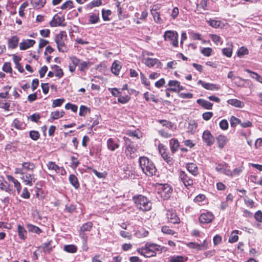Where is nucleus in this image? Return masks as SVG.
<instances>
[{
    "instance_id": "1",
    "label": "nucleus",
    "mask_w": 262,
    "mask_h": 262,
    "mask_svg": "<svg viewBox=\"0 0 262 262\" xmlns=\"http://www.w3.org/2000/svg\"><path fill=\"white\" fill-rule=\"evenodd\" d=\"M140 167L147 176L151 177L156 174L157 168L153 162L146 157L143 156L138 160Z\"/></svg>"
},
{
    "instance_id": "2",
    "label": "nucleus",
    "mask_w": 262,
    "mask_h": 262,
    "mask_svg": "<svg viewBox=\"0 0 262 262\" xmlns=\"http://www.w3.org/2000/svg\"><path fill=\"white\" fill-rule=\"evenodd\" d=\"M133 200L137 208L142 211H147L151 209L152 203L146 197L137 195L133 197Z\"/></svg>"
},
{
    "instance_id": "3",
    "label": "nucleus",
    "mask_w": 262,
    "mask_h": 262,
    "mask_svg": "<svg viewBox=\"0 0 262 262\" xmlns=\"http://www.w3.org/2000/svg\"><path fill=\"white\" fill-rule=\"evenodd\" d=\"M159 245L153 243H146L143 247L139 248L137 251L141 255L146 257L155 256L157 253Z\"/></svg>"
},
{
    "instance_id": "4",
    "label": "nucleus",
    "mask_w": 262,
    "mask_h": 262,
    "mask_svg": "<svg viewBox=\"0 0 262 262\" xmlns=\"http://www.w3.org/2000/svg\"><path fill=\"white\" fill-rule=\"evenodd\" d=\"M14 172L15 174H20L21 176L20 178L23 182L29 186H32L37 180L35 174L32 172H23V171L18 167L15 168Z\"/></svg>"
},
{
    "instance_id": "5",
    "label": "nucleus",
    "mask_w": 262,
    "mask_h": 262,
    "mask_svg": "<svg viewBox=\"0 0 262 262\" xmlns=\"http://www.w3.org/2000/svg\"><path fill=\"white\" fill-rule=\"evenodd\" d=\"M67 35L65 31H61L57 34L55 37V41L57 45V47L59 52H66L68 50V48L66 45L65 42L67 40Z\"/></svg>"
},
{
    "instance_id": "6",
    "label": "nucleus",
    "mask_w": 262,
    "mask_h": 262,
    "mask_svg": "<svg viewBox=\"0 0 262 262\" xmlns=\"http://www.w3.org/2000/svg\"><path fill=\"white\" fill-rule=\"evenodd\" d=\"M178 37L179 35L177 32L171 30L166 31L163 35L164 40L168 41L174 48L178 47Z\"/></svg>"
},
{
    "instance_id": "7",
    "label": "nucleus",
    "mask_w": 262,
    "mask_h": 262,
    "mask_svg": "<svg viewBox=\"0 0 262 262\" xmlns=\"http://www.w3.org/2000/svg\"><path fill=\"white\" fill-rule=\"evenodd\" d=\"M172 192V189L171 187L167 184H161L158 188V193L163 200L168 199L170 196Z\"/></svg>"
},
{
    "instance_id": "8",
    "label": "nucleus",
    "mask_w": 262,
    "mask_h": 262,
    "mask_svg": "<svg viewBox=\"0 0 262 262\" xmlns=\"http://www.w3.org/2000/svg\"><path fill=\"white\" fill-rule=\"evenodd\" d=\"M215 169L219 173L225 174L228 177L231 174L230 166L225 162L215 163Z\"/></svg>"
},
{
    "instance_id": "9",
    "label": "nucleus",
    "mask_w": 262,
    "mask_h": 262,
    "mask_svg": "<svg viewBox=\"0 0 262 262\" xmlns=\"http://www.w3.org/2000/svg\"><path fill=\"white\" fill-rule=\"evenodd\" d=\"M179 179L187 189H189L193 184V180L184 171H180Z\"/></svg>"
},
{
    "instance_id": "10",
    "label": "nucleus",
    "mask_w": 262,
    "mask_h": 262,
    "mask_svg": "<svg viewBox=\"0 0 262 262\" xmlns=\"http://www.w3.org/2000/svg\"><path fill=\"white\" fill-rule=\"evenodd\" d=\"M203 142L208 146H211L214 143V138L208 130H205L202 135Z\"/></svg>"
},
{
    "instance_id": "11",
    "label": "nucleus",
    "mask_w": 262,
    "mask_h": 262,
    "mask_svg": "<svg viewBox=\"0 0 262 262\" xmlns=\"http://www.w3.org/2000/svg\"><path fill=\"white\" fill-rule=\"evenodd\" d=\"M213 214L209 211H206L201 214L199 220L202 224H208L211 223L214 219Z\"/></svg>"
},
{
    "instance_id": "12",
    "label": "nucleus",
    "mask_w": 262,
    "mask_h": 262,
    "mask_svg": "<svg viewBox=\"0 0 262 262\" xmlns=\"http://www.w3.org/2000/svg\"><path fill=\"white\" fill-rule=\"evenodd\" d=\"M65 20L64 17L63 16H59L58 14H55L52 20L50 22V25L51 27H56L57 26H65L66 24L63 23Z\"/></svg>"
},
{
    "instance_id": "13",
    "label": "nucleus",
    "mask_w": 262,
    "mask_h": 262,
    "mask_svg": "<svg viewBox=\"0 0 262 262\" xmlns=\"http://www.w3.org/2000/svg\"><path fill=\"white\" fill-rule=\"evenodd\" d=\"M159 152L162 157L163 159L169 165H171L173 162L172 157L169 156L166 152L165 147L162 144L159 145Z\"/></svg>"
},
{
    "instance_id": "14",
    "label": "nucleus",
    "mask_w": 262,
    "mask_h": 262,
    "mask_svg": "<svg viewBox=\"0 0 262 262\" xmlns=\"http://www.w3.org/2000/svg\"><path fill=\"white\" fill-rule=\"evenodd\" d=\"M21 167L18 168L23 171V172H33L35 168V164L30 161L23 162L21 164Z\"/></svg>"
},
{
    "instance_id": "15",
    "label": "nucleus",
    "mask_w": 262,
    "mask_h": 262,
    "mask_svg": "<svg viewBox=\"0 0 262 262\" xmlns=\"http://www.w3.org/2000/svg\"><path fill=\"white\" fill-rule=\"evenodd\" d=\"M167 221L172 224H178L180 222L179 217L176 212L172 210H169L166 213Z\"/></svg>"
},
{
    "instance_id": "16",
    "label": "nucleus",
    "mask_w": 262,
    "mask_h": 262,
    "mask_svg": "<svg viewBox=\"0 0 262 262\" xmlns=\"http://www.w3.org/2000/svg\"><path fill=\"white\" fill-rule=\"evenodd\" d=\"M198 83L201 84L204 89L208 90L217 91L220 89L219 86L216 84L205 82L201 80H199Z\"/></svg>"
},
{
    "instance_id": "17",
    "label": "nucleus",
    "mask_w": 262,
    "mask_h": 262,
    "mask_svg": "<svg viewBox=\"0 0 262 262\" xmlns=\"http://www.w3.org/2000/svg\"><path fill=\"white\" fill-rule=\"evenodd\" d=\"M136 148L133 144H129L126 145L125 149V154L127 157L129 159L134 158Z\"/></svg>"
},
{
    "instance_id": "18",
    "label": "nucleus",
    "mask_w": 262,
    "mask_h": 262,
    "mask_svg": "<svg viewBox=\"0 0 262 262\" xmlns=\"http://www.w3.org/2000/svg\"><path fill=\"white\" fill-rule=\"evenodd\" d=\"M35 43V41L33 39H26L19 43V48L21 50H25L32 47Z\"/></svg>"
},
{
    "instance_id": "19",
    "label": "nucleus",
    "mask_w": 262,
    "mask_h": 262,
    "mask_svg": "<svg viewBox=\"0 0 262 262\" xmlns=\"http://www.w3.org/2000/svg\"><path fill=\"white\" fill-rule=\"evenodd\" d=\"M6 178L8 181L13 183L17 193H19L21 189V186L19 181L11 175H7Z\"/></svg>"
},
{
    "instance_id": "20",
    "label": "nucleus",
    "mask_w": 262,
    "mask_h": 262,
    "mask_svg": "<svg viewBox=\"0 0 262 262\" xmlns=\"http://www.w3.org/2000/svg\"><path fill=\"white\" fill-rule=\"evenodd\" d=\"M216 140L220 148H223L228 142L227 138L223 135H220L216 137Z\"/></svg>"
},
{
    "instance_id": "21",
    "label": "nucleus",
    "mask_w": 262,
    "mask_h": 262,
    "mask_svg": "<svg viewBox=\"0 0 262 262\" xmlns=\"http://www.w3.org/2000/svg\"><path fill=\"white\" fill-rule=\"evenodd\" d=\"M18 37L16 36H13L8 40V48L12 49L16 48L18 46Z\"/></svg>"
},
{
    "instance_id": "22",
    "label": "nucleus",
    "mask_w": 262,
    "mask_h": 262,
    "mask_svg": "<svg viewBox=\"0 0 262 262\" xmlns=\"http://www.w3.org/2000/svg\"><path fill=\"white\" fill-rule=\"evenodd\" d=\"M186 168L190 173L194 176L198 174V168L196 164L194 163H190L187 164Z\"/></svg>"
},
{
    "instance_id": "23",
    "label": "nucleus",
    "mask_w": 262,
    "mask_h": 262,
    "mask_svg": "<svg viewBox=\"0 0 262 262\" xmlns=\"http://www.w3.org/2000/svg\"><path fill=\"white\" fill-rule=\"evenodd\" d=\"M47 166L49 170L55 171L56 173H59L60 170H63L62 167L60 168L54 162H49L47 164Z\"/></svg>"
},
{
    "instance_id": "24",
    "label": "nucleus",
    "mask_w": 262,
    "mask_h": 262,
    "mask_svg": "<svg viewBox=\"0 0 262 262\" xmlns=\"http://www.w3.org/2000/svg\"><path fill=\"white\" fill-rule=\"evenodd\" d=\"M52 241H50L47 243H43L40 246V247L42 249L43 252L49 253L52 250L53 247H54V246H52Z\"/></svg>"
},
{
    "instance_id": "25",
    "label": "nucleus",
    "mask_w": 262,
    "mask_h": 262,
    "mask_svg": "<svg viewBox=\"0 0 262 262\" xmlns=\"http://www.w3.org/2000/svg\"><path fill=\"white\" fill-rule=\"evenodd\" d=\"M228 104L235 107L242 108L244 106V103L236 99H231L227 101Z\"/></svg>"
},
{
    "instance_id": "26",
    "label": "nucleus",
    "mask_w": 262,
    "mask_h": 262,
    "mask_svg": "<svg viewBox=\"0 0 262 262\" xmlns=\"http://www.w3.org/2000/svg\"><path fill=\"white\" fill-rule=\"evenodd\" d=\"M121 66L120 64V62L115 60L112 64V72L116 75H118L119 74Z\"/></svg>"
},
{
    "instance_id": "27",
    "label": "nucleus",
    "mask_w": 262,
    "mask_h": 262,
    "mask_svg": "<svg viewBox=\"0 0 262 262\" xmlns=\"http://www.w3.org/2000/svg\"><path fill=\"white\" fill-rule=\"evenodd\" d=\"M119 145L116 143L112 138H109L107 141V147L111 151H114L119 147Z\"/></svg>"
},
{
    "instance_id": "28",
    "label": "nucleus",
    "mask_w": 262,
    "mask_h": 262,
    "mask_svg": "<svg viewBox=\"0 0 262 262\" xmlns=\"http://www.w3.org/2000/svg\"><path fill=\"white\" fill-rule=\"evenodd\" d=\"M168 85L172 88H168L166 90V91H170L176 92L177 91V86H180V82L177 80H170L168 82Z\"/></svg>"
},
{
    "instance_id": "29",
    "label": "nucleus",
    "mask_w": 262,
    "mask_h": 262,
    "mask_svg": "<svg viewBox=\"0 0 262 262\" xmlns=\"http://www.w3.org/2000/svg\"><path fill=\"white\" fill-rule=\"evenodd\" d=\"M93 63L92 62H90L89 60L87 61H82L81 60V63L80 64V66L79 67V70L81 72H83L88 69H89V68L92 66Z\"/></svg>"
},
{
    "instance_id": "30",
    "label": "nucleus",
    "mask_w": 262,
    "mask_h": 262,
    "mask_svg": "<svg viewBox=\"0 0 262 262\" xmlns=\"http://www.w3.org/2000/svg\"><path fill=\"white\" fill-rule=\"evenodd\" d=\"M196 102L199 105H200L201 106H203V107H204L206 109H208V110L212 109L213 104L207 100L200 99L197 100Z\"/></svg>"
},
{
    "instance_id": "31",
    "label": "nucleus",
    "mask_w": 262,
    "mask_h": 262,
    "mask_svg": "<svg viewBox=\"0 0 262 262\" xmlns=\"http://www.w3.org/2000/svg\"><path fill=\"white\" fill-rule=\"evenodd\" d=\"M17 232L20 239L25 240L27 238V231L23 226L20 225L18 226Z\"/></svg>"
},
{
    "instance_id": "32",
    "label": "nucleus",
    "mask_w": 262,
    "mask_h": 262,
    "mask_svg": "<svg viewBox=\"0 0 262 262\" xmlns=\"http://www.w3.org/2000/svg\"><path fill=\"white\" fill-rule=\"evenodd\" d=\"M151 13L153 16L154 21L159 24H161L163 23L162 19L160 17L159 12H157L156 10H151Z\"/></svg>"
},
{
    "instance_id": "33",
    "label": "nucleus",
    "mask_w": 262,
    "mask_h": 262,
    "mask_svg": "<svg viewBox=\"0 0 262 262\" xmlns=\"http://www.w3.org/2000/svg\"><path fill=\"white\" fill-rule=\"evenodd\" d=\"M31 3L34 8L40 9L43 7L46 3V0L31 1Z\"/></svg>"
},
{
    "instance_id": "34",
    "label": "nucleus",
    "mask_w": 262,
    "mask_h": 262,
    "mask_svg": "<svg viewBox=\"0 0 262 262\" xmlns=\"http://www.w3.org/2000/svg\"><path fill=\"white\" fill-rule=\"evenodd\" d=\"M170 149L172 153H174L179 147V142L178 140L172 139L170 140Z\"/></svg>"
},
{
    "instance_id": "35",
    "label": "nucleus",
    "mask_w": 262,
    "mask_h": 262,
    "mask_svg": "<svg viewBox=\"0 0 262 262\" xmlns=\"http://www.w3.org/2000/svg\"><path fill=\"white\" fill-rule=\"evenodd\" d=\"M228 47L222 49L223 54L227 57H231L232 54V43H228Z\"/></svg>"
},
{
    "instance_id": "36",
    "label": "nucleus",
    "mask_w": 262,
    "mask_h": 262,
    "mask_svg": "<svg viewBox=\"0 0 262 262\" xmlns=\"http://www.w3.org/2000/svg\"><path fill=\"white\" fill-rule=\"evenodd\" d=\"M64 114H65V112L63 110L60 111H56L54 112H52L51 113V117L53 120L58 119L62 117V116H63Z\"/></svg>"
},
{
    "instance_id": "37",
    "label": "nucleus",
    "mask_w": 262,
    "mask_h": 262,
    "mask_svg": "<svg viewBox=\"0 0 262 262\" xmlns=\"http://www.w3.org/2000/svg\"><path fill=\"white\" fill-rule=\"evenodd\" d=\"M70 183L73 186V187L77 189L79 187V183L78 182L77 178L74 174H71L69 178Z\"/></svg>"
},
{
    "instance_id": "38",
    "label": "nucleus",
    "mask_w": 262,
    "mask_h": 262,
    "mask_svg": "<svg viewBox=\"0 0 262 262\" xmlns=\"http://www.w3.org/2000/svg\"><path fill=\"white\" fill-rule=\"evenodd\" d=\"M0 189L9 193H13V190L10 188V185L7 182H0Z\"/></svg>"
},
{
    "instance_id": "39",
    "label": "nucleus",
    "mask_w": 262,
    "mask_h": 262,
    "mask_svg": "<svg viewBox=\"0 0 262 262\" xmlns=\"http://www.w3.org/2000/svg\"><path fill=\"white\" fill-rule=\"evenodd\" d=\"M102 4L101 0H93L91 3L87 4L86 8L89 9H92L94 7L101 6Z\"/></svg>"
},
{
    "instance_id": "40",
    "label": "nucleus",
    "mask_w": 262,
    "mask_h": 262,
    "mask_svg": "<svg viewBox=\"0 0 262 262\" xmlns=\"http://www.w3.org/2000/svg\"><path fill=\"white\" fill-rule=\"evenodd\" d=\"M157 62L160 63L159 60L156 58H147L145 60V64L148 67H152Z\"/></svg>"
},
{
    "instance_id": "41",
    "label": "nucleus",
    "mask_w": 262,
    "mask_h": 262,
    "mask_svg": "<svg viewBox=\"0 0 262 262\" xmlns=\"http://www.w3.org/2000/svg\"><path fill=\"white\" fill-rule=\"evenodd\" d=\"M238 233V230H235L233 231L231 234L229 238L228 242L230 243H233L237 241L238 239V236L237 235Z\"/></svg>"
},
{
    "instance_id": "42",
    "label": "nucleus",
    "mask_w": 262,
    "mask_h": 262,
    "mask_svg": "<svg viewBox=\"0 0 262 262\" xmlns=\"http://www.w3.org/2000/svg\"><path fill=\"white\" fill-rule=\"evenodd\" d=\"M248 50L245 47H241L237 52V56L239 58L243 57L244 55H248Z\"/></svg>"
},
{
    "instance_id": "43",
    "label": "nucleus",
    "mask_w": 262,
    "mask_h": 262,
    "mask_svg": "<svg viewBox=\"0 0 262 262\" xmlns=\"http://www.w3.org/2000/svg\"><path fill=\"white\" fill-rule=\"evenodd\" d=\"M210 37L216 45H221L222 44V41L220 36L216 34H210Z\"/></svg>"
},
{
    "instance_id": "44",
    "label": "nucleus",
    "mask_w": 262,
    "mask_h": 262,
    "mask_svg": "<svg viewBox=\"0 0 262 262\" xmlns=\"http://www.w3.org/2000/svg\"><path fill=\"white\" fill-rule=\"evenodd\" d=\"M63 249L65 251L71 253H75L77 250L76 247L73 245H65Z\"/></svg>"
},
{
    "instance_id": "45",
    "label": "nucleus",
    "mask_w": 262,
    "mask_h": 262,
    "mask_svg": "<svg viewBox=\"0 0 262 262\" xmlns=\"http://www.w3.org/2000/svg\"><path fill=\"white\" fill-rule=\"evenodd\" d=\"M244 169L243 167L239 166L235 168L234 170H231V174L229 176L230 177H233L239 176Z\"/></svg>"
},
{
    "instance_id": "46",
    "label": "nucleus",
    "mask_w": 262,
    "mask_h": 262,
    "mask_svg": "<svg viewBox=\"0 0 262 262\" xmlns=\"http://www.w3.org/2000/svg\"><path fill=\"white\" fill-rule=\"evenodd\" d=\"M93 227V223L91 222H88L84 224L80 228V230L84 231H89L91 230Z\"/></svg>"
},
{
    "instance_id": "47",
    "label": "nucleus",
    "mask_w": 262,
    "mask_h": 262,
    "mask_svg": "<svg viewBox=\"0 0 262 262\" xmlns=\"http://www.w3.org/2000/svg\"><path fill=\"white\" fill-rule=\"evenodd\" d=\"M12 126L18 129H22L24 128L23 123L18 119H15L13 120Z\"/></svg>"
},
{
    "instance_id": "48",
    "label": "nucleus",
    "mask_w": 262,
    "mask_h": 262,
    "mask_svg": "<svg viewBox=\"0 0 262 262\" xmlns=\"http://www.w3.org/2000/svg\"><path fill=\"white\" fill-rule=\"evenodd\" d=\"M99 20L98 15L92 13L89 16V21L90 24H94L97 23Z\"/></svg>"
},
{
    "instance_id": "49",
    "label": "nucleus",
    "mask_w": 262,
    "mask_h": 262,
    "mask_svg": "<svg viewBox=\"0 0 262 262\" xmlns=\"http://www.w3.org/2000/svg\"><path fill=\"white\" fill-rule=\"evenodd\" d=\"M130 99L129 95L121 96L120 95L118 97V101L122 104H125L127 103Z\"/></svg>"
},
{
    "instance_id": "50",
    "label": "nucleus",
    "mask_w": 262,
    "mask_h": 262,
    "mask_svg": "<svg viewBox=\"0 0 262 262\" xmlns=\"http://www.w3.org/2000/svg\"><path fill=\"white\" fill-rule=\"evenodd\" d=\"M162 232L165 234L174 235L176 232L174 231L171 230L168 226H164L161 229Z\"/></svg>"
},
{
    "instance_id": "51",
    "label": "nucleus",
    "mask_w": 262,
    "mask_h": 262,
    "mask_svg": "<svg viewBox=\"0 0 262 262\" xmlns=\"http://www.w3.org/2000/svg\"><path fill=\"white\" fill-rule=\"evenodd\" d=\"M231 126L235 127L237 124H241V120L233 116H232L229 120Z\"/></svg>"
},
{
    "instance_id": "52",
    "label": "nucleus",
    "mask_w": 262,
    "mask_h": 262,
    "mask_svg": "<svg viewBox=\"0 0 262 262\" xmlns=\"http://www.w3.org/2000/svg\"><path fill=\"white\" fill-rule=\"evenodd\" d=\"M74 7L73 3L72 1H68L64 3L61 6V9L65 10L72 9Z\"/></svg>"
},
{
    "instance_id": "53",
    "label": "nucleus",
    "mask_w": 262,
    "mask_h": 262,
    "mask_svg": "<svg viewBox=\"0 0 262 262\" xmlns=\"http://www.w3.org/2000/svg\"><path fill=\"white\" fill-rule=\"evenodd\" d=\"M29 136L32 140L36 141L39 138L40 134L37 131L31 130L29 132Z\"/></svg>"
},
{
    "instance_id": "54",
    "label": "nucleus",
    "mask_w": 262,
    "mask_h": 262,
    "mask_svg": "<svg viewBox=\"0 0 262 262\" xmlns=\"http://www.w3.org/2000/svg\"><path fill=\"white\" fill-rule=\"evenodd\" d=\"M207 22L210 26L215 28L220 27L221 25V21L220 20L210 19Z\"/></svg>"
},
{
    "instance_id": "55",
    "label": "nucleus",
    "mask_w": 262,
    "mask_h": 262,
    "mask_svg": "<svg viewBox=\"0 0 262 262\" xmlns=\"http://www.w3.org/2000/svg\"><path fill=\"white\" fill-rule=\"evenodd\" d=\"M187 246L190 248L195 249L198 250H201V244L196 242H189L187 244Z\"/></svg>"
},
{
    "instance_id": "56",
    "label": "nucleus",
    "mask_w": 262,
    "mask_h": 262,
    "mask_svg": "<svg viewBox=\"0 0 262 262\" xmlns=\"http://www.w3.org/2000/svg\"><path fill=\"white\" fill-rule=\"evenodd\" d=\"M158 122L163 126H166L168 128H172L173 127V124L166 120H159Z\"/></svg>"
},
{
    "instance_id": "57",
    "label": "nucleus",
    "mask_w": 262,
    "mask_h": 262,
    "mask_svg": "<svg viewBox=\"0 0 262 262\" xmlns=\"http://www.w3.org/2000/svg\"><path fill=\"white\" fill-rule=\"evenodd\" d=\"M11 89V86H6L3 88V90L5 91V93H0V98H8L9 91Z\"/></svg>"
},
{
    "instance_id": "58",
    "label": "nucleus",
    "mask_w": 262,
    "mask_h": 262,
    "mask_svg": "<svg viewBox=\"0 0 262 262\" xmlns=\"http://www.w3.org/2000/svg\"><path fill=\"white\" fill-rule=\"evenodd\" d=\"M201 52L205 56L209 57L211 55L212 49L211 48H204Z\"/></svg>"
},
{
    "instance_id": "59",
    "label": "nucleus",
    "mask_w": 262,
    "mask_h": 262,
    "mask_svg": "<svg viewBox=\"0 0 262 262\" xmlns=\"http://www.w3.org/2000/svg\"><path fill=\"white\" fill-rule=\"evenodd\" d=\"M127 135L130 137H136L138 139H139L140 137V132L138 130H129L127 132Z\"/></svg>"
},
{
    "instance_id": "60",
    "label": "nucleus",
    "mask_w": 262,
    "mask_h": 262,
    "mask_svg": "<svg viewBox=\"0 0 262 262\" xmlns=\"http://www.w3.org/2000/svg\"><path fill=\"white\" fill-rule=\"evenodd\" d=\"M90 110L85 106L81 105L79 108V115L80 116H85Z\"/></svg>"
},
{
    "instance_id": "61",
    "label": "nucleus",
    "mask_w": 262,
    "mask_h": 262,
    "mask_svg": "<svg viewBox=\"0 0 262 262\" xmlns=\"http://www.w3.org/2000/svg\"><path fill=\"white\" fill-rule=\"evenodd\" d=\"M66 110H71L73 112H76L78 110V106L74 104L68 103L65 105Z\"/></svg>"
},
{
    "instance_id": "62",
    "label": "nucleus",
    "mask_w": 262,
    "mask_h": 262,
    "mask_svg": "<svg viewBox=\"0 0 262 262\" xmlns=\"http://www.w3.org/2000/svg\"><path fill=\"white\" fill-rule=\"evenodd\" d=\"M29 231L38 234L41 232V230L39 227L32 225L29 226Z\"/></svg>"
},
{
    "instance_id": "63",
    "label": "nucleus",
    "mask_w": 262,
    "mask_h": 262,
    "mask_svg": "<svg viewBox=\"0 0 262 262\" xmlns=\"http://www.w3.org/2000/svg\"><path fill=\"white\" fill-rule=\"evenodd\" d=\"M219 125L220 128L223 130H225L228 128V122L226 119L222 120L219 123Z\"/></svg>"
},
{
    "instance_id": "64",
    "label": "nucleus",
    "mask_w": 262,
    "mask_h": 262,
    "mask_svg": "<svg viewBox=\"0 0 262 262\" xmlns=\"http://www.w3.org/2000/svg\"><path fill=\"white\" fill-rule=\"evenodd\" d=\"M170 262H183L184 257L182 256H173L170 258Z\"/></svg>"
}]
</instances>
